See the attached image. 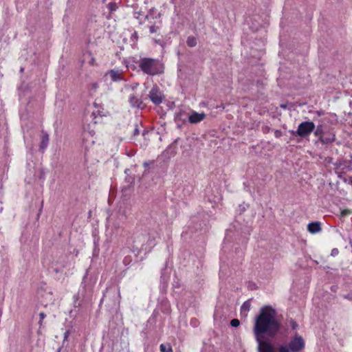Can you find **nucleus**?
Returning <instances> with one entry per match:
<instances>
[{
	"label": "nucleus",
	"instance_id": "f257e3e1",
	"mask_svg": "<svg viewBox=\"0 0 352 352\" xmlns=\"http://www.w3.org/2000/svg\"><path fill=\"white\" fill-rule=\"evenodd\" d=\"M280 328V323L276 318V311L270 307H265L255 319L253 331L254 337H263L264 334L274 337Z\"/></svg>",
	"mask_w": 352,
	"mask_h": 352
},
{
	"label": "nucleus",
	"instance_id": "f03ea898",
	"mask_svg": "<svg viewBox=\"0 0 352 352\" xmlns=\"http://www.w3.org/2000/svg\"><path fill=\"white\" fill-rule=\"evenodd\" d=\"M140 67L142 70L149 75H157L163 73V65L155 59L143 58L141 60Z\"/></svg>",
	"mask_w": 352,
	"mask_h": 352
},
{
	"label": "nucleus",
	"instance_id": "7ed1b4c3",
	"mask_svg": "<svg viewBox=\"0 0 352 352\" xmlns=\"http://www.w3.org/2000/svg\"><path fill=\"white\" fill-rule=\"evenodd\" d=\"M94 124L84 127L82 133V144L86 150L89 149L96 142V132L93 129Z\"/></svg>",
	"mask_w": 352,
	"mask_h": 352
},
{
	"label": "nucleus",
	"instance_id": "20e7f679",
	"mask_svg": "<svg viewBox=\"0 0 352 352\" xmlns=\"http://www.w3.org/2000/svg\"><path fill=\"white\" fill-rule=\"evenodd\" d=\"M305 347V341L300 336H296L289 345H283L279 348V352H298Z\"/></svg>",
	"mask_w": 352,
	"mask_h": 352
},
{
	"label": "nucleus",
	"instance_id": "39448f33",
	"mask_svg": "<svg viewBox=\"0 0 352 352\" xmlns=\"http://www.w3.org/2000/svg\"><path fill=\"white\" fill-rule=\"evenodd\" d=\"M255 340L258 344V352H276L275 346L270 340L264 339L263 337H255Z\"/></svg>",
	"mask_w": 352,
	"mask_h": 352
},
{
	"label": "nucleus",
	"instance_id": "423d86ee",
	"mask_svg": "<svg viewBox=\"0 0 352 352\" xmlns=\"http://www.w3.org/2000/svg\"><path fill=\"white\" fill-rule=\"evenodd\" d=\"M314 129L315 124L313 122H303L299 124L296 133L300 137L305 138L309 135Z\"/></svg>",
	"mask_w": 352,
	"mask_h": 352
},
{
	"label": "nucleus",
	"instance_id": "0eeeda50",
	"mask_svg": "<svg viewBox=\"0 0 352 352\" xmlns=\"http://www.w3.org/2000/svg\"><path fill=\"white\" fill-rule=\"evenodd\" d=\"M150 100L155 104L162 103L164 96L161 91L157 87H153L149 93Z\"/></svg>",
	"mask_w": 352,
	"mask_h": 352
},
{
	"label": "nucleus",
	"instance_id": "6e6552de",
	"mask_svg": "<svg viewBox=\"0 0 352 352\" xmlns=\"http://www.w3.org/2000/svg\"><path fill=\"white\" fill-rule=\"evenodd\" d=\"M206 117L205 113H198L195 111H192L190 114L188 116V120L191 124H197L203 121Z\"/></svg>",
	"mask_w": 352,
	"mask_h": 352
},
{
	"label": "nucleus",
	"instance_id": "1a4fd4ad",
	"mask_svg": "<svg viewBox=\"0 0 352 352\" xmlns=\"http://www.w3.org/2000/svg\"><path fill=\"white\" fill-rule=\"evenodd\" d=\"M106 79H110L111 81L116 82L122 78V74L119 71L110 70L105 74Z\"/></svg>",
	"mask_w": 352,
	"mask_h": 352
},
{
	"label": "nucleus",
	"instance_id": "9d476101",
	"mask_svg": "<svg viewBox=\"0 0 352 352\" xmlns=\"http://www.w3.org/2000/svg\"><path fill=\"white\" fill-rule=\"evenodd\" d=\"M308 231L311 234H316L321 230L320 223L319 222H312L307 226Z\"/></svg>",
	"mask_w": 352,
	"mask_h": 352
},
{
	"label": "nucleus",
	"instance_id": "9b49d317",
	"mask_svg": "<svg viewBox=\"0 0 352 352\" xmlns=\"http://www.w3.org/2000/svg\"><path fill=\"white\" fill-rule=\"evenodd\" d=\"M188 115H187L184 111H179L175 114V120L177 122H181L184 123L186 122V119L188 118Z\"/></svg>",
	"mask_w": 352,
	"mask_h": 352
},
{
	"label": "nucleus",
	"instance_id": "f8f14e48",
	"mask_svg": "<svg viewBox=\"0 0 352 352\" xmlns=\"http://www.w3.org/2000/svg\"><path fill=\"white\" fill-rule=\"evenodd\" d=\"M250 309V303L248 301L245 302L241 307V314L245 317L247 316L248 313Z\"/></svg>",
	"mask_w": 352,
	"mask_h": 352
},
{
	"label": "nucleus",
	"instance_id": "ddd939ff",
	"mask_svg": "<svg viewBox=\"0 0 352 352\" xmlns=\"http://www.w3.org/2000/svg\"><path fill=\"white\" fill-rule=\"evenodd\" d=\"M129 100L131 105L134 107H139L140 104L142 103L141 100L135 96H130Z\"/></svg>",
	"mask_w": 352,
	"mask_h": 352
},
{
	"label": "nucleus",
	"instance_id": "4468645a",
	"mask_svg": "<svg viewBox=\"0 0 352 352\" xmlns=\"http://www.w3.org/2000/svg\"><path fill=\"white\" fill-rule=\"evenodd\" d=\"M161 352H173L172 348L168 344H162L160 345Z\"/></svg>",
	"mask_w": 352,
	"mask_h": 352
},
{
	"label": "nucleus",
	"instance_id": "2eb2a0df",
	"mask_svg": "<svg viewBox=\"0 0 352 352\" xmlns=\"http://www.w3.org/2000/svg\"><path fill=\"white\" fill-rule=\"evenodd\" d=\"M186 42L189 47H194L197 45V40L192 36L188 37Z\"/></svg>",
	"mask_w": 352,
	"mask_h": 352
},
{
	"label": "nucleus",
	"instance_id": "dca6fc26",
	"mask_svg": "<svg viewBox=\"0 0 352 352\" xmlns=\"http://www.w3.org/2000/svg\"><path fill=\"white\" fill-rule=\"evenodd\" d=\"M48 141H49L48 135H43L42 142H41V148L44 149L47 147Z\"/></svg>",
	"mask_w": 352,
	"mask_h": 352
},
{
	"label": "nucleus",
	"instance_id": "f3484780",
	"mask_svg": "<svg viewBox=\"0 0 352 352\" xmlns=\"http://www.w3.org/2000/svg\"><path fill=\"white\" fill-rule=\"evenodd\" d=\"M334 135H332L331 138H323V137H320V141L324 143V144H327V143H329V142H332L333 141H334Z\"/></svg>",
	"mask_w": 352,
	"mask_h": 352
},
{
	"label": "nucleus",
	"instance_id": "a211bd4d",
	"mask_svg": "<svg viewBox=\"0 0 352 352\" xmlns=\"http://www.w3.org/2000/svg\"><path fill=\"white\" fill-rule=\"evenodd\" d=\"M230 324L234 327H237L240 324V322L238 319H232L230 322Z\"/></svg>",
	"mask_w": 352,
	"mask_h": 352
},
{
	"label": "nucleus",
	"instance_id": "6ab92c4d",
	"mask_svg": "<svg viewBox=\"0 0 352 352\" xmlns=\"http://www.w3.org/2000/svg\"><path fill=\"white\" fill-rule=\"evenodd\" d=\"M157 30H158V28H157V27H156V26H155V25H152V26H151V27H150V28H149V31H150V32H151V34H153V33H155V32L157 31Z\"/></svg>",
	"mask_w": 352,
	"mask_h": 352
},
{
	"label": "nucleus",
	"instance_id": "aec40b11",
	"mask_svg": "<svg viewBox=\"0 0 352 352\" xmlns=\"http://www.w3.org/2000/svg\"><path fill=\"white\" fill-rule=\"evenodd\" d=\"M351 212L349 210H343L342 212H341V214L342 217H344L347 214H351Z\"/></svg>",
	"mask_w": 352,
	"mask_h": 352
},
{
	"label": "nucleus",
	"instance_id": "412c9836",
	"mask_svg": "<svg viewBox=\"0 0 352 352\" xmlns=\"http://www.w3.org/2000/svg\"><path fill=\"white\" fill-rule=\"evenodd\" d=\"M87 55L90 58V60L89 61V63L90 65H94V57L92 56V55H91L90 53H88Z\"/></svg>",
	"mask_w": 352,
	"mask_h": 352
},
{
	"label": "nucleus",
	"instance_id": "4be33fe9",
	"mask_svg": "<svg viewBox=\"0 0 352 352\" xmlns=\"http://www.w3.org/2000/svg\"><path fill=\"white\" fill-rule=\"evenodd\" d=\"M321 133H322V130L320 128H318L317 130L315 132V135L316 136H320V137H322L321 136Z\"/></svg>",
	"mask_w": 352,
	"mask_h": 352
},
{
	"label": "nucleus",
	"instance_id": "5701e85b",
	"mask_svg": "<svg viewBox=\"0 0 352 352\" xmlns=\"http://www.w3.org/2000/svg\"><path fill=\"white\" fill-rule=\"evenodd\" d=\"M91 87H92V89H93L94 90H96V89H98V83H97V82H94V83H92V84L91 85Z\"/></svg>",
	"mask_w": 352,
	"mask_h": 352
},
{
	"label": "nucleus",
	"instance_id": "b1692460",
	"mask_svg": "<svg viewBox=\"0 0 352 352\" xmlns=\"http://www.w3.org/2000/svg\"><path fill=\"white\" fill-rule=\"evenodd\" d=\"M109 8L111 10H114L116 9V5L113 3H109Z\"/></svg>",
	"mask_w": 352,
	"mask_h": 352
},
{
	"label": "nucleus",
	"instance_id": "393cba45",
	"mask_svg": "<svg viewBox=\"0 0 352 352\" xmlns=\"http://www.w3.org/2000/svg\"><path fill=\"white\" fill-rule=\"evenodd\" d=\"M39 316H40L41 320H42L45 318V315L44 313L41 312V313H40Z\"/></svg>",
	"mask_w": 352,
	"mask_h": 352
},
{
	"label": "nucleus",
	"instance_id": "a878e982",
	"mask_svg": "<svg viewBox=\"0 0 352 352\" xmlns=\"http://www.w3.org/2000/svg\"><path fill=\"white\" fill-rule=\"evenodd\" d=\"M338 251L337 249H334L332 250V255H334L336 254H338Z\"/></svg>",
	"mask_w": 352,
	"mask_h": 352
},
{
	"label": "nucleus",
	"instance_id": "bb28decb",
	"mask_svg": "<svg viewBox=\"0 0 352 352\" xmlns=\"http://www.w3.org/2000/svg\"><path fill=\"white\" fill-rule=\"evenodd\" d=\"M155 42L156 43H158V44L161 45L162 46H163V45H162V41H160V40H159V41L155 40Z\"/></svg>",
	"mask_w": 352,
	"mask_h": 352
},
{
	"label": "nucleus",
	"instance_id": "cd10ccee",
	"mask_svg": "<svg viewBox=\"0 0 352 352\" xmlns=\"http://www.w3.org/2000/svg\"><path fill=\"white\" fill-rule=\"evenodd\" d=\"M67 333H68V332H67V333H65V338L67 337Z\"/></svg>",
	"mask_w": 352,
	"mask_h": 352
}]
</instances>
